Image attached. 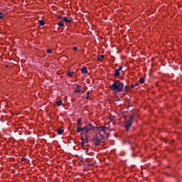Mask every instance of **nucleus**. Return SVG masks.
I'll use <instances>...</instances> for the list:
<instances>
[{"instance_id":"nucleus-10","label":"nucleus","mask_w":182,"mask_h":182,"mask_svg":"<svg viewBox=\"0 0 182 182\" xmlns=\"http://www.w3.org/2000/svg\"><path fill=\"white\" fill-rule=\"evenodd\" d=\"M97 59L102 62V59H105V55H98Z\"/></svg>"},{"instance_id":"nucleus-23","label":"nucleus","mask_w":182,"mask_h":182,"mask_svg":"<svg viewBox=\"0 0 182 182\" xmlns=\"http://www.w3.org/2000/svg\"><path fill=\"white\" fill-rule=\"evenodd\" d=\"M127 90V86H125V90Z\"/></svg>"},{"instance_id":"nucleus-22","label":"nucleus","mask_w":182,"mask_h":182,"mask_svg":"<svg viewBox=\"0 0 182 182\" xmlns=\"http://www.w3.org/2000/svg\"><path fill=\"white\" fill-rule=\"evenodd\" d=\"M21 160H22V161H25L26 160V159L25 157H23V158L21 159Z\"/></svg>"},{"instance_id":"nucleus-2","label":"nucleus","mask_w":182,"mask_h":182,"mask_svg":"<svg viewBox=\"0 0 182 182\" xmlns=\"http://www.w3.org/2000/svg\"><path fill=\"white\" fill-rule=\"evenodd\" d=\"M124 87V84L120 82V80H115L113 82V84L109 85V89H111V90H113V92H116V93L122 92Z\"/></svg>"},{"instance_id":"nucleus-12","label":"nucleus","mask_w":182,"mask_h":182,"mask_svg":"<svg viewBox=\"0 0 182 182\" xmlns=\"http://www.w3.org/2000/svg\"><path fill=\"white\" fill-rule=\"evenodd\" d=\"M77 126H80L82 124V119H77Z\"/></svg>"},{"instance_id":"nucleus-7","label":"nucleus","mask_w":182,"mask_h":182,"mask_svg":"<svg viewBox=\"0 0 182 182\" xmlns=\"http://www.w3.org/2000/svg\"><path fill=\"white\" fill-rule=\"evenodd\" d=\"M82 140V145L85 146V144L89 143V140L87 139V138L84 139L83 137L81 138Z\"/></svg>"},{"instance_id":"nucleus-5","label":"nucleus","mask_w":182,"mask_h":182,"mask_svg":"<svg viewBox=\"0 0 182 182\" xmlns=\"http://www.w3.org/2000/svg\"><path fill=\"white\" fill-rule=\"evenodd\" d=\"M122 69H123L122 66H119L118 68H117L114 71V75L116 77H120V72L122 70Z\"/></svg>"},{"instance_id":"nucleus-16","label":"nucleus","mask_w":182,"mask_h":182,"mask_svg":"<svg viewBox=\"0 0 182 182\" xmlns=\"http://www.w3.org/2000/svg\"><path fill=\"white\" fill-rule=\"evenodd\" d=\"M58 26L62 27V26H65V24L63 23V21H60V22L58 23Z\"/></svg>"},{"instance_id":"nucleus-1","label":"nucleus","mask_w":182,"mask_h":182,"mask_svg":"<svg viewBox=\"0 0 182 182\" xmlns=\"http://www.w3.org/2000/svg\"><path fill=\"white\" fill-rule=\"evenodd\" d=\"M97 130L100 132L96 134L95 136L94 137V140L95 141H97L95 144L96 146H100V141H102V140H105V134L106 132H105V127H98Z\"/></svg>"},{"instance_id":"nucleus-11","label":"nucleus","mask_w":182,"mask_h":182,"mask_svg":"<svg viewBox=\"0 0 182 182\" xmlns=\"http://www.w3.org/2000/svg\"><path fill=\"white\" fill-rule=\"evenodd\" d=\"M58 134H63V129H59L57 130Z\"/></svg>"},{"instance_id":"nucleus-9","label":"nucleus","mask_w":182,"mask_h":182,"mask_svg":"<svg viewBox=\"0 0 182 182\" xmlns=\"http://www.w3.org/2000/svg\"><path fill=\"white\" fill-rule=\"evenodd\" d=\"M81 72H82V73H85V74L87 73V68H82L81 69Z\"/></svg>"},{"instance_id":"nucleus-15","label":"nucleus","mask_w":182,"mask_h":182,"mask_svg":"<svg viewBox=\"0 0 182 182\" xmlns=\"http://www.w3.org/2000/svg\"><path fill=\"white\" fill-rule=\"evenodd\" d=\"M63 103V102L62 100H59L58 102H57V105L58 106H62Z\"/></svg>"},{"instance_id":"nucleus-8","label":"nucleus","mask_w":182,"mask_h":182,"mask_svg":"<svg viewBox=\"0 0 182 182\" xmlns=\"http://www.w3.org/2000/svg\"><path fill=\"white\" fill-rule=\"evenodd\" d=\"M63 21L65 23H70L72 22V20L68 18V17H64Z\"/></svg>"},{"instance_id":"nucleus-17","label":"nucleus","mask_w":182,"mask_h":182,"mask_svg":"<svg viewBox=\"0 0 182 182\" xmlns=\"http://www.w3.org/2000/svg\"><path fill=\"white\" fill-rule=\"evenodd\" d=\"M139 82L141 84L144 83V78L141 77V79H139Z\"/></svg>"},{"instance_id":"nucleus-19","label":"nucleus","mask_w":182,"mask_h":182,"mask_svg":"<svg viewBox=\"0 0 182 182\" xmlns=\"http://www.w3.org/2000/svg\"><path fill=\"white\" fill-rule=\"evenodd\" d=\"M89 95H90V92H87V97H86V99H89Z\"/></svg>"},{"instance_id":"nucleus-4","label":"nucleus","mask_w":182,"mask_h":182,"mask_svg":"<svg viewBox=\"0 0 182 182\" xmlns=\"http://www.w3.org/2000/svg\"><path fill=\"white\" fill-rule=\"evenodd\" d=\"M133 123V117H131L129 120H126L124 122V127L127 131H129V129L132 127Z\"/></svg>"},{"instance_id":"nucleus-21","label":"nucleus","mask_w":182,"mask_h":182,"mask_svg":"<svg viewBox=\"0 0 182 182\" xmlns=\"http://www.w3.org/2000/svg\"><path fill=\"white\" fill-rule=\"evenodd\" d=\"M73 50L75 51V52H76V50H77V47H73Z\"/></svg>"},{"instance_id":"nucleus-13","label":"nucleus","mask_w":182,"mask_h":182,"mask_svg":"<svg viewBox=\"0 0 182 182\" xmlns=\"http://www.w3.org/2000/svg\"><path fill=\"white\" fill-rule=\"evenodd\" d=\"M39 23L41 26H43V25H45V21L43 20H40L39 21Z\"/></svg>"},{"instance_id":"nucleus-3","label":"nucleus","mask_w":182,"mask_h":182,"mask_svg":"<svg viewBox=\"0 0 182 182\" xmlns=\"http://www.w3.org/2000/svg\"><path fill=\"white\" fill-rule=\"evenodd\" d=\"M95 126H93L91 123H89L87 125H85L84 127H77L76 132L77 133H84L85 134H87L89 132L94 130Z\"/></svg>"},{"instance_id":"nucleus-6","label":"nucleus","mask_w":182,"mask_h":182,"mask_svg":"<svg viewBox=\"0 0 182 182\" xmlns=\"http://www.w3.org/2000/svg\"><path fill=\"white\" fill-rule=\"evenodd\" d=\"M75 93H81L82 92V87L79 85H76V87L74 90Z\"/></svg>"},{"instance_id":"nucleus-14","label":"nucleus","mask_w":182,"mask_h":182,"mask_svg":"<svg viewBox=\"0 0 182 182\" xmlns=\"http://www.w3.org/2000/svg\"><path fill=\"white\" fill-rule=\"evenodd\" d=\"M68 76H70V77H72V76H73V72L68 71Z\"/></svg>"},{"instance_id":"nucleus-20","label":"nucleus","mask_w":182,"mask_h":182,"mask_svg":"<svg viewBox=\"0 0 182 182\" xmlns=\"http://www.w3.org/2000/svg\"><path fill=\"white\" fill-rule=\"evenodd\" d=\"M4 18V14L0 12V19H2Z\"/></svg>"},{"instance_id":"nucleus-18","label":"nucleus","mask_w":182,"mask_h":182,"mask_svg":"<svg viewBox=\"0 0 182 182\" xmlns=\"http://www.w3.org/2000/svg\"><path fill=\"white\" fill-rule=\"evenodd\" d=\"M47 53H49V54L52 53V49H50V48L48 49Z\"/></svg>"}]
</instances>
